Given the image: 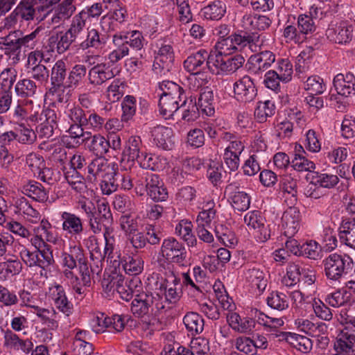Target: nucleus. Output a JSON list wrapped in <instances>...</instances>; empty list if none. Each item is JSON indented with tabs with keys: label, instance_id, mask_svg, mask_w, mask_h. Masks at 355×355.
<instances>
[{
	"label": "nucleus",
	"instance_id": "nucleus-53",
	"mask_svg": "<svg viewBox=\"0 0 355 355\" xmlns=\"http://www.w3.org/2000/svg\"><path fill=\"white\" fill-rule=\"evenodd\" d=\"M87 73V68L83 64H76L69 73L65 82V87L74 89L78 86Z\"/></svg>",
	"mask_w": 355,
	"mask_h": 355
},
{
	"label": "nucleus",
	"instance_id": "nucleus-8",
	"mask_svg": "<svg viewBox=\"0 0 355 355\" xmlns=\"http://www.w3.org/2000/svg\"><path fill=\"white\" fill-rule=\"evenodd\" d=\"M103 235L105 241L103 255L101 254L99 247L95 246L92 250L91 256H94L95 252L98 254V257H96L97 259L107 258V261L112 267H119L121 263V252L116 245V239L112 229L106 227Z\"/></svg>",
	"mask_w": 355,
	"mask_h": 355
},
{
	"label": "nucleus",
	"instance_id": "nucleus-17",
	"mask_svg": "<svg viewBox=\"0 0 355 355\" xmlns=\"http://www.w3.org/2000/svg\"><path fill=\"white\" fill-rule=\"evenodd\" d=\"M280 226L286 236H293L301 227V214L299 209L295 207H288L282 216Z\"/></svg>",
	"mask_w": 355,
	"mask_h": 355
},
{
	"label": "nucleus",
	"instance_id": "nucleus-20",
	"mask_svg": "<svg viewBox=\"0 0 355 355\" xmlns=\"http://www.w3.org/2000/svg\"><path fill=\"white\" fill-rule=\"evenodd\" d=\"M114 76L111 64L104 61L94 64L89 69L88 81L94 86H100Z\"/></svg>",
	"mask_w": 355,
	"mask_h": 355
},
{
	"label": "nucleus",
	"instance_id": "nucleus-28",
	"mask_svg": "<svg viewBox=\"0 0 355 355\" xmlns=\"http://www.w3.org/2000/svg\"><path fill=\"white\" fill-rule=\"evenodd\" d=\"M4 345L11 350L21 351L25 354L31 352L33 343L29 339H21L11 330L7 329L3 335Z\"/></svg>",
	"mask_w": 355,
	"mask_h": 355
},
{
	"label": "nucleus",
	"instance_id": "nucleus-38",
	"mask_svg": "<svg viewBox=\"0 0 355 355\" xmlns=\"http://www.w3.org/2000/svg\"><path fill=\"white\" fill-rule=\"evenodd\" d=\"M142 141L139 136H130L125 143L123 155L128 161L134 162L143 153Z\"/></svg>",
	"mask_w": 355,
	"mask_h": 355
},
{
	"label": "nucleus",
	"instance_id": "nucleus-27",
	"mask_svg": "<svg viewBox=\"0 0 355 355\" xmlns=\"http://www.w3.org/2000/svg\"><path fill=\"white\" fill-rule=\"evenodd\" d=\"M62 230L71 236L80 235L83 231V224L81 218L75 214L62 211L60 213Z\"/></svg>",
	"mask_w": 355,
	"mask_h": 355
},
{
	"label": "nucleus",
	"instance_id": "nucleus-2",
	"mask_svg": "<svg viewBox=\"0 0 355 355\" xmlns=\"http://www.w3.org/2000/svg\"><path fill=\"white\" fill-rule=\"evenodd\" d=\"M263 40L261 36L250 35L241 31L234 33L226 38L218 39L215 44L214 53L228 55L236 52L245 54L250 52H259L261 50Z\"/></svg>",
	"mask_w": 355,
	"mask_h": 355
},
{
	"label": "nucleus",
	"instance_id": "nucleus-10",
	"mask_svg": "<svg viewBox=\"0 0 355 355\" xmlns=\"http://www.w3.org/2000/svg\"><path fill=\"white\" fill-rule=\"evenodd\" d=\"M17 250L21 260L29 267L46 268L54 261L52 251L49 248L30 251L25 246L20 245Z\"/></svg>",
	"mask_w": 355,
	"mask_h": 355
},
{
	"label": "nucleus",
	"instance_id": "nucleus-21",
	"mask_svg": "<svg viewBox=\"0 0 355 355\" xmlns=\"http://www.w3.org/2000/svg\"><path fill=\"white\" fill-rule=\"evenodd\" d=\"M146 189L152 200L162 202L168 198V191L159 177L153 173H147L145 177Z\"/></svg>",
	"mask_w": 355,
	"mask_h": 355
},
{
	"label": "nucleus",
	"instance_id": "nucleus-24",
	"mask_svg": "<svg viewBox=\"0 0 355 355\" xmlns=\"http://www.w3.org/2000/svg\"><path fill=\"white\" fill-rule=\"evenodd\" d=\"M272 21L265 15L245 13L241 19V26L246 31H264L268 28Z\"/></svg>",
	"mask_w": 355,
	"mask_h": 355
},
{
	"label": "nucleus",
	"instance_id": "nucleus-16",
	"mask_svg": "<svg viewBox=\"0 0 355 355\" xmlns=\"http://www.w3.org/2000/svg\"><path fill=\"white\" fill-rule=\"evenodd\" d=\"M235 98L243 103L252 101L257 96V89L253 79L249 76H244L233 85Z\"/></svg>",
	"mask_w": 355,
	"mask_h": 355
},
{
	"label": "nucleus",
	"instance_id": "nucleus-34",
	"mask_svg": "<svg viewBox=\"0 0 355 355\" xmlns=\"http://www.w3.org/2000/svg\"><path fill=\"white\" fill-rule=\"evenodd\" d=\"M17 213L29 224H37L41 223V215L38 211L35 209L26 200L21 198L16 201Z\"/></svg>",
	"mask_w": 355,
	"mask_h": 355
},
{
	"label": "nucleus",
	"instance_id": "nucleus-43",
	"mask_svg": "<svg viewBox=\"0 0 355 355\" xmlns=\"http://www.w3.org/2000/svg\"><path fill=\"white\" fill-rule=\"evenodd\" d=\"M226 4L220 0H216L201 10L202 16L209 20H219L225 14Z\"/></svg>",
	"mask_w": 355,
	"mask_h": 355
},
{
	"label": "nucleus",
	"instance_id": "nucleus-42",
	"mask_svg": "<svg viewBox=\"0 0 355 355\" xmlns=\"http://www.w3.org/2000/svg\"><path fill=\"white\" fill-rule=\"evenodd\" d=\"M339 230L340 241L350 248H355V219L343 220Z\"/></svg>",
	"mask_w": 355,
	"mask_h": 355
},
{
	"label": "nucleus",
	"instance_id": "nucleus-61",
	"mask_svg": "<svg viewBox=\"0 0 355 355\" xmlns=\"http://www.w3.org/2000/svg\"><path fill=\"white\" fill-rule=\"evenodd\" d=\"M267 304L272 309L283 311L288 307L287 296L280 292H272L266 299Z\"/></svg>",
	"mask_w": 355,
	"mask_h": 355
},
{
	"label": "nucleus",
	"instance_id": "nucleus-12",
	"mask_svg": "<svg viewBox=\"0 0 355 355\" xmlns=\"http://www.w3.org/2000/svg\"><path fill=\"white\" fill-rule=\"evenodd\" d=\"M159 254L168 262L182 264L187 257V251L182 243L169 237L163 240Z\"/></svg>",
	"mask_w": 355,
	"mask_h": 355
},
{
	"label": "nucleus",
	"instance_id": "nucleus-23",
	"mask_svg": "<svg viewBox=\"0 0 355 355\" xmlns=\"http://www.w3.org/2000/svg\"><path fill=\"white\" fill-rule=\"evenodd\" d=\"M114 164H110L105 159L100 157L94 159L89 164L87 179L91 182L101 180L109 175L114 174Z\"/></svg>",
	"mask_w": 355,
	"mask_h": 355
},
{
	"label": "nucleus",
	"instance_id": "nucleus-46",
	"mask_svg": "<svg viewBox=\"0 0 355 355\" xmlns=\"http://www.w3.org/2000/svg\"><path fill=\"white\" fill-rule=\"evenodd\" d=\"M22 192L28 197L44 202L48 199V193L42 184L35 181H29L22 187Z\"/></svg>",
	"mask_w": 355,
	"mask_h": 355
},
{
	"label": "nucleus",
	"instance_id": "nucleus-18",
	"mask_svg": "<svg viewBox=\"0 0 355 355\" xmlns=\"http://www.w3.org/2000/svg\"><path fill=\"white\" fill-rule=\"evenodd\" d=\"M275 61V55L270 51H261L252 55L248 60V70L259 75L268 69Z\"/></svg>",
	"mask_w": 355,
	"mask_h": 355
},
{
	"label": "nucleus",
	"instance_id": "nucleus-56",
	"mask_svg": "<svg viewBox=\"0 0 355 355\" xmlns=\"http://www.w3.org/2000/svg\"><path fill=\"white\" fill-rule=\"evenodd\" d=\"M141 288V282L137 279H132L127 284L124 281L121 286L116 290V292L119 294L121 299L129 301L133 295L137 294Z\"/></svg>",
	"mask_w": 355,
	"mask_h": 355
},
{
	"label": "nucleus",
	"instance_id": "nucleus-59",
	"mask_svg": "<svg viewBox=\"0 0 355 355\" xmlns=\"http://www.w3.org/2000/svg\"><path fill=\"white\" fill-rule=\"evenodd\" d=\"M275 112V104L270 101L259 102L254 110V116L260 123L266 121L268 117L272 116Z\"/></svg>",
	"mask_w": 355,
	"mask_h": 355
},
{
	"label": "nucleus",
	"instance_id": "nucleus-13",
	"mask_svg": "<svg viewBox=\"0 0 355 355\" xmlns=\"http://www.w3.org/2000/svg\"><path fill=\"white\" fill-rule=\"evenodd\" d=\"M174 51L169 42L163 41L157 44L153 69L156 73H165L169 71L174 61Z\"/></svg>",
	"mask_w": 355,
	"mask_h": 355
},
{
	"label": "nucleus",
	"instance_id": "nucleus-29",
	"mask_svg": "<svg viewBox=\"0 0 355 355\" xmlns=\"http://www.w3.org/2000/svg\"><path fill=\"white\" fill-rule=\"evenodd\" d=\"M76 5H71L67 2H61L54 9H49L53 12L49 23L55 27H59L68 20L76 11Z\"/></svg>",
	"mask_w": 355,
	"mask_h": 355
},
{
	"label": "nucleus",
	"instance_id": "nucleus-19",
	"mask_svg": "<svg viewBox=\"0 0 355 355\" xmlns=\"http://www.w3.org/2000/svg\"><path fill=\"white\" fill-rule=\"evenodd\" d=\"M46 296L60 311L69 315L72 311L73 305L69 302L63 287L53 283L49 286Z\"/></svg>",
	"mask_w": 355,
	"mask_h": 355
},
{
	"label": "nucleus",
	"instance_id": "nucleus-37",
	"mask_svg": "<svg viewBox=\"0 0 355 355\" xmlns=\"http://www.w3.org/2000/svg\"><path fill=\"white\" fill-rule=\"evenodd\" d=\"M112 42L117 48L111 51L107 57L104 58L105 62L107 60H109L107 63H110L111 67L129 54V48L126 44H123L121 34L114 35Z\"/></svg>",
	"mask_w": 355,
	"mask_h": 355
},
{
	"label": "nucleus",
	"instance_id": "nucleus-32",
	"mask_svg": "<svg viewBox=\"0 0 355 355\" xmlns=\"http://www.w3.org/2000/svg\"><path fill=\"white\" fill-rule=\"evenodd\" d=\"M229 325L236 332L248 334L253 330L255 321L249 317H241L237 313H230L227 315Z\"/></svg>",
	"mask_w": 355,
	"mask_h": 355
},
{
	"label": "nucleus",
	"instance_id": "nucleus-39",
	"mask_svg": "<svg viewBox=\"0 0 355 355\" xmlns=\"http://www.w3.org/2000/svg\"><path fill=\"white\" fill-rule=\"evenodd\" d=\"M136 160L141 168L152 171L162 169L166 163V160L164 157L145 152L141 153Z\"/></svg>",
	"mask_w": 355,
	"mask_h": 355
},
{
	"label": "nucleus",
	"instance_id": "nucleus-33",
	"mask_svg": "<svg viewBox=\"0 0 355 355\" xmlns=\"http://www.w3.org/2000/svg\"><path fill=\"white\" fill-rule=\"evenodd\" d=\"M201 162L199 159L190 157L187 159L184 164L183 168L175 167L171 171L172 182L174 184L183 182L187 178L189 173L192 170H198L200 168Z\"/></svg>",
	"mask_w": 355,
	"mask_h": 355
},
{
	"label": "nucleus",
	"instance_id": "nucleus-25",
	"mask_svg": "<svg viewBox=\"0 0 355 355\" xmlns=\"http://www.w3.org/2000/svg\"><path fill=\"white\" fill-rule=\"evenodd\" d=\"M121 269V266L115 268L109 265L108 268L104 272L101 282L102 287L105 293H110L116 291L121 284L124 283V277Z\"/></svg>",
	"mask_w": 355,
	"mask_h": 355
},
{
	"label": "nucleus",
	"instance_id": "nucleus-40",
	"mask_svg": "<svg viewBox=\"0 0 355 355\" xmlns=\"http://www.w3.org/2000/svg\"><path fill=\"white\" fill-rule=\"evenodd\" d=\"M126 17V10L121 7L116 8L110 15L104 16L101 19V26L103 28L107 31H115L118 28V24L122 23Z\"/></svg>",
	"mask_w": 355,
	"mask_h": 355
},
{
	"label": "nucleus",
	"instance_id": "nucleus-3",
	"mask_svg": "<svg viewBox=\"0 0 355 355\" xmlns=\"http://www.w3.org/2000/svg\"><path fill=\"white\" fill-rule=\"evenodd\" d=\"M158 89L159 113L166 119H170L187 102L184 89L173 81L163 80L159 83Z\"/></svg>",
	"mask_w": 355,
	"mask_h": 355
},
{
	"label": "nucleus",
	"instance_id": "nucleus-60",
	"mask_svg": "<svg viewBox=\"0 0 355 355\" xmlns=\"http://www.w3.org/2000/svg\"><path fill=\"white\" fill-rule=\"evenodd\" d=\"M105 119L95 112H88L83 121L84 127L94 132H99L104 128Z\"/></svg>",
	"mask_w": 355,
	"mask_h": 355
},
{
	"label": "nucleus",
	"instance_id": "nucleus-7",
	"mask_svg": "<svg viewBox=\"0 0 355 355\" xmlns=\"http://www.w3.org/2000/svg\"><path fill=\"white\" fill-rule=\"evenodd\" d=\"M51 228V224L46 219H42L40 225L33 228L34 236L31 238V243L37 250L46 248L51 250L50 246L46 243V242L59 245L64 243V241L55 234Z\"/></svg>",
	"mask_w": 355,
	"mask_h": 355
},
{
	"label": "nucleus",
	"instance_id": "nucleus-58",
	"mask_svg": "<svg viewBox=\"0 0 355 355\" xmlns=\"http://www.w3.org/2000/svg\"><path fill=\"white\" fill-rule=\"evenodd\" d=\"M123 36V44H128L135 50H141L146 44V40L144 38L141 32L139 31H131L127 32Z\"/></svg>",
	"mask_w": 355,
	"mask_h": 355
},
{
	"label": "nucleus",
	"instance_id": "nucleus-5",
	"mask_svg": "<svg viewBox=\"0 0 355 355\" xmlns=\"http://www.w3.org/2000/svg\"><path fill=\"white\" fill-rule=\"evenodd\" d=\"M153 294L157 300H160L162 303L163 296L165 301L171 304H175L180 299V278L170 267L168 268V271H166L164 277L157 278L155 283Z\"/></svg>",
	"mask_w": 355,
	"mask_h": 355
},
{
	"label": "nucleus",
	"instance_id": "nucleus-47",
	"mask_svg": "<svg viewBox=\"0 0 355 355\" xmlns=\"http://www.w3.org/2000/svg\"><path fill=\"white\" fill-rule=\"evenodd\" d=\"M18 33L21 34L20 32ZM15 34L17 33H13L9 34L6 37L0 38L1 49L4 50L6 54L14 55L16 59L19 60V54L21 51V44L19 37L16 38Z\"/></svg>",
	"mask_w": 355,
	"mask_h": 355
},
{
	"label": "nucleus",
	"instance_id": "nucleus-44",
	"mask_svg": "<svg viewBox=\"0 0 355 355\" xmlns=\"http://www.w3.org/2000/svg\"><path fill=\"white\" fill-rule=\"evenodd\" d=\"M122 270L129 275H137L144 270V261L139 256L127 255L121 258Z\"/></svg>",
	"mask_w": 355,
	"mask_h": 355
},
{
	"label": "nucleus",
	"instance_id": "nucleus-14",
	"mask_svg": "<svg viewBox=\"0 0 355 355\" xmlns=\"http://www.w3.org/2000/svg\"><path fill=\"white\" fill-rule=\"evenodd\" d=\"M354 27L347 21L331 24L326 31L327 38L336 44H346L353 37Z\"/></svg>",
	"mask_w": 355,
	"mask_h": 355
},
{
	"label": "nucleus",
	"instance_id": "nucleus-49",
	"mask_svg": "<svg viewBox=\"0 0 355 355\" xmlns=\"http://www.w3.org/2000/svg\"><path fill=\"white\" fill-rule=\"evenodd\" d=\"M125 83L121 79H114L105 92L107 102L113 103L119 101L125 94Z\"/></svg>",
	"mask_w": 355,
	"mask_h": 355
},
{
	"label": "nucleus",
	"instance_id": "nucleus-26",
	"mask_svg": "<svg viewBox=\"0 0 355 355\" xmlns=\"http://www.w3.org/2000/svg\"><path fill=\"white\" fill-rule=\"evenodd\" d=\"M150 135L155 145L164 150H170L173 146V130L171 128L157 125L151 128Z\"/></svg>",
	"mask_w": 355,
	"mask_h": 355
},
{
	"label": "nucleus",
	"instance_id": "nucleus-45",
	"mask_svg": "<svg viewBox=\"0 0 355 355\" xmlns=\"http://www.w3.org/2000/svg\"><path fill=\"white\" fill-rule=\"evenodd\" d=\"M209 71V69H206L191 73L188 77L189 89L193 91L201 89L203 92L206 87H209L207 85L211 80Z\"/></svg>",
	"mask_w": 355,
	"mask_h": 355
},
{
	"label": "nucleus",
	"instance_id": "nucleus-62",
	"mask_svg": "<svg viewBox=\"0 0 355 355\" xmlns=\"http://www.w3.org/2000/svg\"><path fill=\"white\" fill-rule=\"evenodd\" d=\"M338 176L336 175L316 172L311 174V182L324 188L334 187L338 184Z\"/></svg>",
	"mask_w": 355,
	"mask_h": 355
},
{
	"label": "nucleus",
	"instance_id": "nucleus-57",
	"mask_svg": "<svg viewBox=\"0 0 355 355\" xmlns=\"http://www.w3.org/2000/svg\"><path fill=\"white\" fill-rule=\"evenodd\" d=\"M300 267L296 263H290L286 268V275L282 278V285L286 287L295 286L300 281Z\"/></svg>",
	"mask_w": 355,
	"mask_h": 355
},
{
	"label": "nucleus",
	"instance_id": "nucleus-36",
	"mask_svg": "<svg viewBox=\"0 0 355 355\" xmlns=\"http://www.w3.org/2000/svg\"><path fill=\"white\" fill-rule=\"evenodd\" d=\"M193 107L207 116L214 115L215 109L213 91L206 87L203 92H201L198 103H195Z\"/></svg>",
	"mask_w": 355,
	"mask_h": 355
},
{
	"label": "nucleus",
	"instance_id": "nucleus-64",
	"mask_svg": "<svg viewBox=\"0 0 355 355\" xmlns=\"http://www.w3.org/2000/svg\"><path fill=\"white\" fill-rule=\"evenodd\" d=\"M67 66L62 60H58L53 65L51 73V84L54 86H61L66 76Z\"/></svg>",
	"mask_w": 355,
	"mask_h": 355
},
{
	"label": "nucleus",
	"instance_id": "nucleus-30",
	"mask_svg": "<svg viewBox=\"0 0 355 355\" xmlns=\"http://www.w3.org/2000/svg\"><path fill=\"white\" fill-rule=\"evenodd\" d=\"M334 85L339 95L355 96V77L351 73L337 74L334 78Z\"/></svg>",
	"mask_w": 355,
	"mask_h": 355
},
{
	"label": "nucleus",
	"instance_id": "nucleus-1",
	"mask_svg": "<svg viewBox=\"0 0 355 355\" xmlns=\"http://www.w3.org/2000/svg\"><path fill=\"white\" fill-rule=\"evenodd\" d=\"M61 265L64 268V275L75 292L76 297H83V286H89L91 282L90 270L83 250L80 245L70 244L69 251H63L60 256Z\"/></svg>",
	"mask_w": 355,
	"mask_h": 355
},
{
	"label": "nucleus",
	"instance_id": "nucleus-15",
	"mask_svg": "<svg viewBox=\"0 0 355 355\" xmlns=\"http://www.w3.org/2000/svg\"><path fill=\"white\" fill-rule=\"evenodd\" d=\"M150 306H154L157 311L164 308V305L153 293L148 295L146 293L136 294L135 298L132 302L131 311L138 317L146 315Z\"/></svg>",
	"mask_w": 355,
	"mask_h": 355
},
{
	"label": "nucleus",
	"instance_id": "nucleus-31",
	"mask_svg": "<svg viewBox=\"0 0 355 355\" xmlns=\"http://www.w3.org/2000/svg\"><path fill=\"white\" fill-rule=\"evenodd\" d=\"M245 282L252 288L259 291H263L267 286V277L266 272L259 268L252 266L246 269L243 273Z\"/></svg>",
	"mask_w": 355,
	"mask_h": 355
},
{
	"label": "nucleus",
	"instance_id": "nucleus-35",
	"mask_svg": "<svg viewBox=\"0 0 355 355\" xmlns=\"http://www.w3.org/2000/svg\"><path fill=\"white\" fill-rule=\"evenodd\" d=\"M254 318L258 324L268 329L271 332L274 331V333H271L272 336L275 337L284 336V333L277 330V329L284 325V322L282 318L269 317L264 313L257 310L255 311Z\"/></svg>",
	"mask_w": 355,
	"mask_h": 355
},
{
	"label": "nucleus",
	"instance_id": "nucleus-54",
	"mask_svg": "<svg viewBox=\"0 0 355 355\" xmlns=\"http://www.w3.org/2000/svg\"><path fill=\"white\" fill-rule=\"evenodd\" d=\"M89 149L98 156H102L108 152L110 148V141L101 134L91 137Z\"/></svg>",
	"mask_w": 355,
	"mask_h": 355
},
{
	"label": "nucleus",
	"instance_id": "nucleus-6",
	"mask_svg": "<svg viewBox=\"0 0 355 355\" xmlns=\"http://www.w3.org/2000/svg\"><path fill=\"white\" fill-rule=\"evenodd\" d=\"M60 1V0H24L17 5L14 12L25 21L35 19L41 21L50 14L49 9Z\"/></svg>",
	"mask_w": 355,
	"mask_h": 355
},
{
	"label": "nucleus",
	"instance_id": "nucleus-41",
	"mask_svg": "<svg viewBox=\"0 0 355 355\" xmlns=\"http://www.w3.org/2000/svg\"><path fill=\"white\" fill-rule=\"evenodd\" d=\"M175 232L177 236L184 241L188 246L193 247L197 240L193 232V224L187 219L181 220L175 226Z\"/></svg>",
	"mask_w": 355,
	"mask_h": 355
},
{
	"label": "nucleus",
	"instance_id": "nucleus-55",
	"mask_svg": "<svg viewBox=\"0 0 355 355\" xmlns=\"http://www.w3.org/2000/svg\"><path fill=\"white\" fill-rule=\"evenodd\" d=\"M334 346L355 355V335L342 331L338 335Z\"/></svg>",
	"mask_w": 355,
	"mask_h": 355
},
{
	"label": "nucleus",
	"instance_id": "nucleus-63",
	"mask_svg": "<svg viewBox=\"0 0 355 355\" xmlns=\"http://www.w3.org/2000/svg\"><path fill=\"white\" fill-rule=\"evenodd\" d=\"M15 128L16 140L20 144H31L36 139L35 132L24 124L17 125Z\"/></svg>",
	"mask_w": 355,
	"mask_h": 355
},
{
	"label": "nucleus",
	"instance_id": "nucleus-48",
	"mask_svg": "<svg viewBox=\"0 0 355 355\" xmlns=\"http://www.w3.org/2000/svg\"><path fill=\"white\" fill-rule=\"evenodd\" d=\"M346 291L341 287L331 293H328L325 297V302L329 306L334 308L352 305L348 298Z\"/></svg>",
	"mask_w": 355,
	"mask_h": 355
},
{
	"label": "nucleus",
	"instance_id": "nucleus-11",
	"mask_svg": "<svg viewBox=\"0 0 355 355\" xmlns=\"http://www.w3.org/2000/svg\"><path fill=\"white\" fill-rule=\"evenodd\" d=\"M244 222L255 239L259 242H265L270 236V229L265 218L258 211L248 212L244 216Z\"/></svg>",
	"mask_w": 355,
	"mask_h": 355
},
{
	"label": "nucleus",
	"instance_id": "nucleus-4",
	"mask_svg": "<svg viewBox=\"0 0 355 355\" xmlns=\"http://www.w3.org/2000/svg\"><path fill=\"white\" fill-rule=\"evenodd\" d=\"M322 264L325 276L331 281L340 282L355 272V263L347 254H330Z\"/></svg>",
	"mask_w": 355,
	"mask_h": 355
},
{
	"label": "nucleus",
	"instance_id": "nucleus-50",
	"mask_svg": "<svg viewBox=\"0 0 355 355\" xmlns=\"http://www.w3.org/2000/svg\"><path fill=\"white\" fill-rule=\"evenodd\" d=\"M183 322L191 335L198 334L203 331L204 320L197 313H187L183 318Z\"/></svg>",
	"mask_w": 355,
	"mask_h": 355
},
{
	"label": "nucleus",
	"instance_id": "nucleus-52",
	"mask_svg": "<svg viewBox=\"0 0 355 355\" xmlns=\"http://www.w3.org/2000/svg\"><path fill=\"white\" fill-rule=\"evenodd\" d=\"M214 207V202L209 201L207 202L202 210L197 216L196 225L198 227H211V223L216 217V212Z\"/></svg>",
	"mask_w": 355,
	"mask_h": 355
},
{
	"label": "nucleus",
	"instance_id": "nucleus-51",
	"mask_svg": "<svg viewBox=\"0 0 355 355\" xmlns=\"http://www.w3.org/2000/svg\"><path fill=\"white\" fill-rule=\"evenodd\" d=\"M229 201L234 209L244 211L250 207V197L244 191H235L230 194Z\"/></svg>",
	"mask_w": 355,
	"mask_h": 355
},
{
	"label": "nucleus",
	"instance_id": "nucleus-22",
	"mask_svg": "<svg viewBox=\"0 0 355 355\" xmlns=\"http://www.w3.org/2000/svg\"><path fill=\"white\" fill-rule=\"evenodd\" d=\"M209 58L210 53L201 49L187 57L183 64L184 68L190 73L206 69L210 71V64L208 62Z\"/></svg>",
	"mask_w": 355,
	"mask_h": 355
},
{
	"label": "nucleus",
	"instance_id": "nucleus-9",
	"mask_svg": "<svg viewBox=\"0 0 355 355\" xmlns=\"http://www.w3.org/2000/svg\"><path fill=\"white\" fill-rule=\"evenodd\" d=\"M223 55L210 53L208 62L210 64V71L217 74H230L241 68L245 58L241 55L225 59Z\"/></svg>",
	"mask_w": 355,
	"mask_h": 355
}]
</instances>
